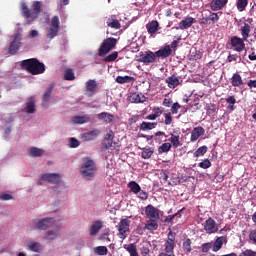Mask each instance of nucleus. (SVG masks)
Listing matches in <instances>:
<instances>
[{
  "instance_id": "nucleus-5",
  "label": "nucleus",
  "mask_w": 256,
  "mask_h": 256,
  "mask_svg": "<svg viewBox=\"0 0 256 256\" xmlns=\"http://www.w3.org/2000/svg\"><path fill=\"white\" fill-rule=\"evenodd\" d=\"M135 60L138 63H143L144 65H151V63H155V61H157V56L155 55V52L150 50L144 52L141 51L135 55Z\"/></svg>"
},
{
  "instance_id": "nucleus-28",
  "label": "nucleus",
  "mask_w": 256,
  "mask_h": 256,
  "mask_svg": "<svg viewBox=\"0 0 256 256\" xmlns=\"http://www.w3.org/2000/svg\"><path fill=\"white\" fill-rule=\"evenodd\" d=\"M86 90L88 91L89 97H93L95 92L97 91V81L96 80H88L86 83Z\"/></svg>"
},
{
  "instance_id": "nucleus-25",
  "label": "nucleus",
  "mask_w": 256,
  "mask_h": 256,
  "mask_svg": "<svg viewBox=\"0 0 256 256\" xmlns=\"http://www.w3.org/2000/svg\"><path fill=\"white\" fill-rule=\"evenodd\" d=\"M20 47H21V40H19V38H14V40L10 43V46L8 48L10 55H16Z\"/></svg>"
},
{
  "instance_id": "nucleus-44",
  "label": "nucleus",
  "mask_w": 256,
  "mask_h": 256,
  "mask_svg": "<svg viewBox=\"0 0 256 256\" xmlns=\"http://www.w3.org/2000/svg\"><path fill=\"white\" fill-rule=\"evenodd\" d=\"M108 251L107 246H97L94 248L95 255H107Z\"/></svg>"
},
{
  "instance_id": "nucleus-55",
  "label": "nucleus",
  "mask_w": 256,
  "mask_h": 256,
  "mask_svg": "<svg viewBox=\"0 0 256 256\" xmlns=\"http://www.w3.org/2000/svg\"><path fill=\"white\" fill-rule=\"evenodd\" d=\"M198 167H201V169H209V167H211V161H209V159H205L203 162L198 164Z\"/></svg>"
},
{
  "instance_id": "nucleus-60",
  "label": "nucleus",
  "mask_w": 256,
  "mask_h": 256,
  "mask_svg": "<svg viewBox=\"0 0 256 256\" xmlns=\"http://www.w3.org/2000/svg\"><path fill=\"white\" fill-rule=\"evenodd\" d=\"M198 23H199V25H201L202 27H203V26H207V25H211V22H209V18H208V17L200 18V19L198 20Z\"/></svg>"
},
{
  "instance_id": "nucleus-10",
  "label": "nucleus",
  "mask_w": 256,
  "mask_h": 256,
  "mask_svg": "<svg viewBox=\"0 0 256 256\" xmlns=\"http://www.w3.org/2000/svg\"><path fill=\"white\" fill-rule=\"evenodd\" d=\"M175 251V233L170 231L164 243V253H172Z\"/></svg>"
},
{
  "instance_id": "nucleus-59",
  "label": "nucleus",
  "mask_w": 256,
  "mask_h": 256,
  "mask_svg": "<svg viewBox=\"0 0 256 256\" xmlns=\"http://www.w3.org/2000/svg\"><path fill=\"white\" fill-rule=\"evenodd\" d=\"M116 82L123 85V83H129V76H118Z\"/></svg>"
},
{
  "instance_id": "nucleus-34",
  "label": "nucleus",
  "mask_w": 256,
  "mask_h": 256,
  "mask_svg": "<svg viewBox=\"0 0 256 256\" xmlns=\"http://www.w3.org/2000/svg\"><path fill=\"white\" fill-rule=\"evenodd\" d=\"M157 127V122H142L140 125V131H151Z\"/></svg>"
},
{
  "instance_id": "nucleus-43",
  "label": "nucleus",
  "mask_w": 256,
  "mask_h": 256,
  "mask_svg": "<svg viewBox=\"0 0 256 256\" xmlns=\"http://www.w3.org/2000/svg\"><path fill=\"white\" fill-rule=\"evenodd\" d=\"M219 15H221V12L215 13V12H210V15L208 16V23H218L219 22Z\"/></svg>"
},
{
  "instance_id": "nucleus-58",
  "label": "nucleus",
  "mask_w": 256,
  "mask_h": 256,
  "mask_svg": "<svg viewBox=\"0 0 256 256\" xmlns=\"http://www.w3.org/2000/svg\"><path fill=\"white\" fill-rule=\"evenodd\" d=\"M238 59L241 60V56H239L238 54H229L227 57L228 63H233V61H237Z\"/></svg>"
},
{
  "instance_id": "nucleus-36",
  "label": "nucleus",
  "mask_w": 256,
  "mask_h": 256,
  "mask_svg": "<svg viewBox=\"0 0 256 256\" xmlns=\"http://www.w3.org/2000/svg\"><path fill=\"white\" fill-rule=\"evenodd\" d=\"M30 155L32 157H43L45 155V150L37 147L30 148Z\"/></svg>"
},
{
  "instance_id": "nucleus-1",
  "label": "nucleus",
  "mask_w": 256,
  "mask_h": 256,
  "mask_svg": "<svg viewBox=\"0 0 256 256\" xmlns=\"http://www.w3.org/2000/svg\"><path fill=\"white\" fill-rule=\"evenodd\" d=\"M79 173L82 179H85L86 181H93L97 175V164L93 159L85 157L82 159Z\"/></svg>"
},
{
  "instance_id": "nucleus-62",
  "label": "nucleus",
  "mask_w": 256,
  "mask_h": 256,
  "mask_svg": "<svg viewBox=\"0 0 256 256\" xmlns=\"http://www.w3.org/2000/svg\"><path fill=\"white\" fill-rule=\"evenodd\" d=\"M239 256H256V252L251 249H247V250L243 251L242 253H240Z\"/></svg>"
},
{
  "instance_id": "nucleus-39",
  "label": "nucleus",
  "mask_w": 256,
  "mask_h": 256,
  "mask_svg": "<svg viewBox=\"0 0 256 256\" xmlns=\"http://www.w3.org/2000/svg\"><path fill=\"white\" fill-rule=\"evenodd\" d=\"M225 101L228 103L227 109H229V111H235V103H237L235 96H229L225 99Z\"/></svg>"
},
{
  "instance_id": "nucleus-27",
  "label": "nucleus",
  "mask_w": 256,
  "mask_h": 256,
  "mask_svg": "<svg viewBox=\"0 0 256 256\" xmlns=\"http://www.w3.org/2000/svg\"><path fill=\"white\" fill-rule=\"evenodd\" d=\"M230 83L232 87H241V85H243V77H241V74H239V72H236L230 78Z\"/></svg>"
},
{
  "instance_id": "nucleus-37",
  "label": "nucleus",
  "mask_w": 256,
  "mask_h": 256,
  "mask_svg": "<svg viewBox=\"0 0 256 256\" xmlns=\"http://www.w3.org/2000/svg\"><path fill=\"white\" fill-rule=\"evenodd\" d=\"M247 5H249V0H237L236 7L237 10L241 13L247 9Z\"/></svg>"
},
{
  "instance_id": "nucleus-13",
  "label": "nucleus",
  "mask_w": 256,
  "mask_h": 256,
  "mask_svg": "<svg viewBox=\"0 0 256 256\" xmlns=\"http://www.w3.org/2000/svg\"><path fill=\"white\" fill-rule=\"evenodd\" d=\"M118 231L120 239H127V233H129V219L124 218L120 221Z\"/></svg>"
},
{
  "instance_id": "nucleus-54",
  "label": "nucleus",
  "mask_w": 256,
  "mask_h": 256,
  "mask_svg": "<svg viewBox=\"0 0 256 256\" xmlns=\"http://www.w3.org/2000/svg\"><path fill=\"white\" fill-rule=\"evenodd\" d=\"M129 253L130 256H139V253L137 252V246L135 244L129 245Z\"/></svg>"
},
{
  "instance_id": "nucleus-3",
  "label": "nucleus",
  "mask_w": 256,
  "mask_h": 256,
  "mask_svg": "<svg viewBox=\"0 0 256 256\" xmlns=\"http://www.w3.org/2000/svg\"><path fill=\"white\" fill-rule=\"evenodd\" d=\"M20 67L31 75H41L45 73V64L37 58H30L20 62Z\"/></svg>"
},
{
  "instance_id": "nucleus-20",
  "label": "nucleus",
  "mask_w": 256,
  "mask_h": 256,
  "mask_svg": "<svg viewBox=\"0 0 256 256\" xmlns=\"http://www.w3.org/2000/svg\"><path fill=\"white\" fill-rule=\"evenodd\" d=\"M146 29H147V32L149 33V35H151V37H153V35H155V33H157L158 29H161V27L159 26V21L152 20V21L148 22L146 24Z\"/></svg>"
},
{
  "instance_id": "nucleus-45",
  "label": "nucleus",
  "mask_w": 256,
  "mask_h": 256,
  "mask_svg": "<svg viewBox=\"0 0 256 256\" xmlns=\"http://www.w3.org/2000/svg\"><path fill=\"white\" fill-rule=\"evenodd\" d=\"M193 242H191V239L187 238L184 242H183V251L185 253H191V251H193V248L191 247Z\"/></svg>"
},
{
  "instance_id": "nucleus-2",
  "label": "nucleus",
  "mask_w": 256,
  "mask_h": 256,
  "mask_svg": "<svg viewBox=\"0 0 256 256\" xmlns=\"http://www.w3.org/2000/svg\"><path fill=\"white\" fill-rule=\"evenodd\" d=\"M32 9L33 10L29 9V6H27L25 2L21 4V15L26 19L27 25H31V23L39 17V13H41V2L34 1Z\"/></svg>"
},
{
  "instance_id": "nucleus-47",
  "label": "nucleus",
  "mask_w": 256,
  "mask_h": 256,
  "mask_svg": "<svg viewBox=\"0 0 256 256\" xmlns=\"http://www.w3.org/2000/svg\"><path fill=\"white\" fill-rule=\"evenodd\" d=\"M64 80L65 81H75V73L72 69H67L64 72Z\"/></svg>"
},
{
  "instance_id": "nucleus-21",
  "label": "nucleus",
  "mask_w": 256,
  "mask_h": 256,
  "mask_svg": "<svg viewBox=\"0 0 256 256\" xmlns=\"http://www.w3.org/2000/svg\"><path fill=\"white\" fill-rule=\"evenodd\" d=\"M106 25L111 29H121V23L117 20L115 15H111L110 17H106Z\"/></svg>"
},
{
  "instance_id": "nucleus-19",
  "label": "nucleus",
  "mask_w": 256,
  "mask_h": 256,
  "mask_svg": "<svg viewBox=\"0 0 256 256\" xmlns=\"http://www.w3.org/2000/svg\"><path fill=\"white\" fill-rule=\"evenodd\" d=\"M203 135H205V128L201 126L195 127L192 130L190 141L195 143V141H197L199 137H203Z\"/></svg>"
},
{
  "instance_id": "nucleus-50",
  "label": "nucleus",
  "mask_w": 256,
  "mask_h": 256,
  "mask_svg": "<svg viewBox=\"0 0 256 256\" xmlns=\"http://www.w3.org/2000/svg\"><path fill=\"white\" fill-rule=\"evenodd\" d=\"M207 146H201L199 147L195 152H194V157H203V155H205V153H207Z\"/></svg>"
},
{
  "instance_id": "nucleus-63",
  "label": "nucleus",
  "mask_w": 256,
  "mask_h": 256,
  "mask_svg": "<svg viewBox=\"0 0 256 256\" xmlns=\"http://www.w3.org/2000/svg\"><path fill=\"white\" fill-rule=\"evenodd\" d=\"M249 239L252 241V243L256 244V229L250 231Z\"/></svg>"
},
{
  "instance_id": "nucleus-35",
  "label": "nucleus",
  "mask_w": 256,
  "mask_h": 256,
  "mask_svg": "<svg viewBox=\"0 0 256 256\" xmlns=\"http://www.w3.org/2000/svg\"><path fill=\"white\" fill-rule=\"evenodd\" d=\"M54 87H55V85H53V84H50L47 87L46 91L43 94V98H42V101L44 103H49V99H51V93H53Z\"/></svg>"
},
{
  "instance_id": "nucleus-38",
  "label": "nucleus",
  "mask_w": 256,
  "mask_h": 256,
  "mask_svg": "<svg viewBox=\"0 0 256 256\" xmlns=\"http://www.w3.org/2000/svg\"><path fill=\"white\" fill-rule=\"evenodd\" d=\"M171 147H172L171 143L169 142L163 143L158 148L159 155H163V153H169V151H171Z\"/></svg>"
},
{
  "instance_id": "nucleus-11",
  "label": "nucleus",
  "mask_w": 256,
  "mask_h": 256,
  "mask_svg": "<svg viewBox=\"0 0 256 256\" xmlns=\"http://www.w3.org/2000/svg\"><path fill=\"white\" fill-rule=\"evenodd\" d=\"M204 231H206L208 235H213V233L219 231V224H217L213 218L209 217L204 223Z\"/></svg>"
},
{
  "instance_id": "nucleus-48",
  "label": "nucleus",
  "mask_w": 256,
  "mask_h": 256,
  "mask_svg": "<svg viewBox=\"0 0 256 256\" xmlns=\"http://www.w3.org/2000/svg\"><path fill=\"white\" fill-rule=\"evenodd\" d=\"M28 249L34 253H39L41 251V244L39 242H32L28 245Z\"/></svg>"
},
{
  "instance_id": "nucleus-31",
  "label": "nucleus",
  "mask_w": 256,
  "mask_h": 256,
  "mask_svg": "<svg viewBox=\"0 0 256 256\" xmlns=\"http://www.w3.org/2000/svg\"><path fill=\"white\" fill-rule=\"evenodd\" d=\"M73 123L75 125H84V123H90L91 117L89 115H83V116H74L72 118Z\"/></svg>"
},
{
  "instance_id": "nucleus-53",
  "label": "nucleus",
  "mask_w": 256,
  "mask_h": 256,
  "mask_svg": "<svg viewBox=\"0 0 256 256\" xmlns=\"http://www.w3.org/2000/svg\"><path fill=\"white\" fill-rule=\"evenodd\" d=\"M164 123L165 125H171V123H173V117L171 116V112L168 113H164Z\"/></svg>"
},
{
  "instance_id": "nucleus-26",
  "label": "nucleus",
  "mask_w": 256,
  "mask_h": 256,
  "mask_svg": "<svg viewBox=\"0 0 256 256\" xmlns=\"http://www.w3.org/2000/svg\"><path fill=\"white\" fill-rule=\"evenodd\" d=\"M98 121H104V123H113L115 116L109 112H101L97 114Z\"/></svg>"
},
{
  "instance_id": "nucleus-57",
  "label": "nucleus",
  "mask_w": 256,
  "mask_h": 256,
  "mask_svg": "<svg viewBox=\"0 0 256 256\" xmlns=\"http://www.w3.org/2000/svg\"><path fill=\"white\" fill-rule=\"evenodd\" d=\"M163 111H165V108L163 107H154L153 108V112H154V115H156V117H161V115H163Z\"/></svg>"
},
{
  "instance_id": "nucleus-42",
  "label": "nucleus",
  "mask_w": 256,
  "mask_h": 256,
  "mask_svg": "<svg viewBox=\"0 0 256 256\" xmlns=\"http://www.w3.org/2000/svg\"><path fill=\"white\" fill-rule=\"evenodd\" d=\"M157 221L159 220H149L146 224V229H148V231H157V229H159Z\"/></svg>"
},
{
  "instance_id": "nucleus-8",
  "label": "nucleus",
  "mask_w": 256,
  "mask_h": 256,
  "mask_svg": "<svg viewBox=\"0 0 256 256\" xmlns=\"http://www.w3.org/2000/svg\"><path fill=\"white\" fill-rule=\"evenodd\" d=\"M129 189L131 193H134V195H136L138 199H142V201H145L149 197L147 192L143 191L141 186L135 181L129 182Z\"/></svg>"
},
{
  "instance_id": "nucleus-6",
  "label": "nucleus",
  "mask_w": 256,
  "mask_h": 256,
  "mask_svg": "<svg viewBox=\"0 0 256 256\" xmlns=\"http://www.w3.org/2000/svg\"><path fill=\"white\" fill-rule=\"evenodd\" d=\"M117 46V39L115 38H107L105 39L99 49H98V55L99 57H105L110 51H113L115 47Z\"/></svg>"
},
{
  "instance_id": "nucleus-9",
  "label": "nucleus",
  "mask_w": 256,
  "mask_h": 256,
  "mask_svg": "<svg viewBox=\"0 0 256 256\" xmlns=\"http://www.w3.org/2000/svg\"><path fill=\"white\" fill-rule=\"evenodd\" d=\"M230 45L234 51H237V53L245 51V40H243V38H240L239 36H233L230 39Z\"/></svg>"
},
{
  "instance_id": "nucleus-41",
  "label": "nucleus",
  "mask_w": 256,
  "mask_h": 256,
  "mask_svg": "<svg viewBox=\"0 0 256 256\" xmlns=\"http://www.w3.org/2000/svg\"><path fill=\"white\" fill-rule=\"evenodd\" d=\"M155 149L149 147V148H143L142 149V159H151L153 156Z\"/></svg>"
},
{
  "instance_id": "nucleus-61",
  "label": "nucleus",
  "mask_w": 256,
  "mask_h": 256,
  "mask_svg": "<svg viewBox=\"0 0 256 256\" xmlns=\"http://www.w3.org/2000/svg\"><path fill=\"white\" fill-rule=\"evenodd\" d=\"M79 145H80V142H79V140H77V138L70 139V147L72 149H76V147H79Z\"/></svg>"
},
{
  "instance_id": "nucleus-22",
  "label": "nucleus",
  "mask_w": 256,
  "mask_h": 256,
  "mask_svg": "<svg viewBox=\"0 0 256 256\" xmlns=\"http://www.w3.org/2000/svg\"><path fill=\"white\" fill-rule=\"evenodd\" d=\"M101 135V131L98 129H94L91 131H88L82 135L83 141H93L94 139H97Z\"/></svg>"
},
{
  "instance_id": "nucleus-23",
  "label": "nucleus",
  "mask_w": 256,
  "mask_h": 256,
  "mask_svg": "<svg viewBox=\"0 0 256 256\" xmlns=\"http://www.w3.org/2000/svg\"><path fill=\"white\" fill-rule=\"evenodd\" d=\"M102 228H103V221L101 220L94 221L89 230V235H91V237H95V235H97V233H99V231H101Z\"/></svg>"
},
{
  "instance_id": "nucleus-30",
  "label": "nucleus",
  "mask_w": 256,
  "mask_h": 256,
  "mask_svg": "<svg viewBox=\"0 0 256 256\" xmlns=\"http://www.w3.org/2000/svg\"><path fill=\"white\" fill-rule=\"evenodd\" d=\"M117 147H119V145H117L116 142H113V140L104 139L101 144L102 151H107V149H111V151H113V149H117Z\"/></svg>"
},
{
  "instance_id": "nucleus-17",
  "label": "nucleus",
  "mask_w": 256,
  "mask_h": 256,
  "mask_svg": "<svg viewBox=\"0 0 256 256\" xmlns=\"http://www.w3.org/2000/svg\"><path fill=\"white\" fill-rule=\"evenodd\" d=\"M227 3L229 0H212L210 2V9L211 11H221V9H225L227 7Z\"/></svg>"
},
{
  "instance_id": "nucleus-51",
  "label": "nucleus",
  "mask_w": 256,
  "mask_h": 256,
  "mask_svg": "<svg viewBox=\"0 0 256 256\" xmlns=\"http://www.w3.org/2000/svg\"><path fill=\"white\" fill-rule=\"evenodd\" d=\"M139 43H141V40H135V41H132L130 43V50L132 51V53H138L139 49H140V45Z\"/></svg>"
},
{
  "instance_id": "nucleus-16",
  "label": "nucleus",
  "mask_w": 256,
  "mask_h": 256,
  "mask_svg": "<svg viewBox=\"0 0 256 256\" xmlns=\"http://www.w3.org/2000/svg\"><path fill=\"white\" fill-rule=\"evenodd\" d=\"M180 138H181V130L174 129L173 133L170 134V142H171L170 145H172L174 149L181 147V140H179Z\"/></svg>"
},
{
  "instance_id": "nucleus-29",
  "label": "nucleus",
  "mask_w": 256,
  "mask_h": 256,
  "mask_svg": "<svg viewBox=\"0 0 256 256\" xmlns=\"http://www.w3.org/2000/svg\"><path fill=\"white\" fill-rule=\"evenodd\" d=\"M23 111L24 113H28L29 115H33V113H35V99L33 97H30L28 99V102L26 103Z\"/></svg>"
},
{
  "instance_id": "nucleus-14",
  "label": "nucleus",
  "mask_w": 256,
  "mask_h": 256,
  "mask_svg": "<svg viewBox=\"0 0 256 256\" xmlns=\"http://www.w3.org/2000/svg\"><path fill=\"white\" fill-rule=\"evenodd\" d=\"M145 215H146L147 219H149V220L159 221V219H160L159 209L155 208L151 204L146 206Z\"/></svg>"
},
{
  "instance_id": "nucleus-15",
  "label": "nucleus",
  "mask_w": 256,
  "mask_h": 256,
  "mask_svg": "<svg viewBox=\"0 0 256 256\" xmlns=\"http://www.w3.org/2000/svg\"><path fill=\"white\" fill-rule=\"evenodd\" d=\"M42 181H47L52 185H59L61 183V175L57 173H46L41 175Z\"/></svg>"
},
{
  "instance_id": "nucleus-40",
  "label": "nucleus",
  "mask_w": 256,
  "mask_h": 256,
  "mask_svg": "<svg viewBox=\"0 0 256 256\" xmlns=\"http://www.w3.org/2000/svg\"><path fill=\"white\" fill-rule=\"evenodd\" d=\"M47 233V240L48 241H55L57 237L59 236V227L56 230H49Z\"/></svg>"
},
{
  "instance_id": "nucleus-52",
  "label": "nucleus",
  "mask_w": 256,
  "mask_h": 256,
  "mask_svg": "<svg viewBox=\"0 0 256 256\" xmlns=\"http://www.w3.org/2000/svg\"><path fill=\"white\" fill-rule=\"evenodd\" d=\"M179 109H181V104H179V102H175L170 109V113H172V115H177V113H179Z\"/></svg>"
},
{
  "instance_id": "nucleus-18",
  "label": "nucleus",
  "mask_w": 256,
  "mask_h": 256,
  "mask_svg": "<svg viewBox=\"0 0 256 256\" xmlns=\"http://www.w3.org/2000/svg\"><path fill=\"white\" fill-rule=\"evenodd\" d=\"M154 53L156 57H162V59H167V57H171L173 50L171 49V45H165V47L159 49Z\"/></svg>"
},
{
  "instance_id": "nucleus-56",
  "label": "nucleus",
  "mask_w": 256,
  "mask_h": 256,
  "mask_svg": "<svg viewBox=\"0 0 256 256\" xmlns=\"http://www.w3.org/2000/svg\"><path fill=\"white\" fill-rule=\"evenodd\" d=\"M206 109L208 115H213V113L217 111V107L215 106V104H207Z\"/></svg>"
},
{
  "instance_id": "nucleus-12",
  "label": "nucleus",
  "mask_w": 256,
  "mask_h": 256,
  "mask_svg": "<svg viewBox=\"0 0 256 256\" xmlns=\"http://www.w3.org/2000/svg\"><path fill=\"white\" fill-rule=\"evenodd\" d=\"M33 223H35L37 229H40L41 231H47V229H49V227H51V225H53V223H55V219L54 218H43L41 220H34Z\"/></svg>"
},
{
  "instance_id": "nucleus-32",
  "label": "nucleus",
  "mask_w": 256,
  "mask_h": 256,
  "mask_svg": "<svg viewBox=\"0 0 256 256\" xmlns=\"http://www.w3.org/2000/svg\"><path fill=\"white\" fill-rule=\"evenodd\" d=\"M242 39L247 41L249 39V33H251V25L249 23H243V26L240 28Z\"/></svg>"
},
{
  "instance_id": "nucleus-24",
  "label": "nucleus",
  "mask_w": 256,
  "mask_h": 256,
  "mask_svg": "<svg viewBox=\"0 0 256 256\" xmlns=\"http://www.w3.org/2000/svg\"><path fill=\"white\" fill-rule=\"evenodd\" d=\"M179 79H180L179 77L172 75V76L166 78L165 81H166L169 89H175L176 87H179V85H181V81Z\"/></svg>"
},
{
  "instance_id": "nucleus-4",
  "label": "nucleus",
  "mask_w": 256,
  "mask_h": 256,
  "mask_svg": "<svg viewBox=\"0 0 256 256\" xmlns=\"http://www.w3.org/2000/svg\"><path fill=\"white\" fill-rule=\"evenodd\" d=\"M223 245H227V236H220L215 239V241L206 242L201 245L202 253H208L211 251L217 253L223 249Z\"/></svg>"
},
{
  "instance_id": "nucleus-64",
  "label": "nucleus",
  "mask_w": 256,
  "mask_h": 256,
  "mask_svg": "<svg viewBox=\"0 0 256 256\" xmlns=\"http://www.w3.org/2000/svg\"><path fill=\"white\" fill-rule=\"evenodd\" d=\"M162 105L164 107H171V105H173V101L171 100V98H165L162 102Z\"/></svg>"
},
{
  "instance_id": "nucleus-7",
  "label": "nucleus",
  "mask_w": 256,
  "mask_h": 256,
  "mask_svg": "<svg viewBox=\"0 0 256 256\" xmlns=\"http://www.w3.org/2000/svg\"><path fill=\"white\" fill-rule=\"evenodd\" d=\"M59 28H60L59 16H54L51 19V24L47 31V39H53L54 37H57V35H59Z\"/></svg>"
},
{
  "instance_id": "nucleus-33",
  "label": "nucleus",
  "mask_w": 256,
  "mask_h": 256,
  "mask_svg": "<svg viewBox=\"0 0 256 256\" xmlns=\"http://www.w3.org/2000/svg\"><path fill=\"white\" fill-rule=\"evenodd\" d=\"M195 23V18L186 17L179 23V29H189Z\"/></svg>"
},
{
  "instance_id": "nucleus-46",
  "label": "nucleus",
  "mask_w": 256,
  "mask_h": 256,
  "mask_svg": "<svg viewBox=\"0 0 256 256\" xmlns=\"http://www.w3.org/2000/svg\"><path fill=\"white\" fill-rule=\"evenodd\" d=\"M130 101L132 103H145V96H139V94H132L130 96Z\"/></svg>"
},
{
  "instance_id": "nucleus-49",
  "label": "nucleus",
  "mask_w": 256,
  "mask_h": 256,
  "mask_svg": "<svg viewBox=\"0 0 256 256\" xmlns=\"http://www.w3.org/2000/svg\"><path fill=\"white\" fill-rule=\"evenodd\" d=\"M117 57H119V52L114 51L110 55H108L104 58V62L105 63H113V61H115L117 59Z\"/></svg>"
}]
</instances>
